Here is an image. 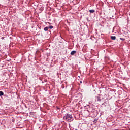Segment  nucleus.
I'll return each mask as SVG.
<instances>
[{
  "instance_id": "obj_1",
  "label": "nucleus",
  "mask_w": 130,
  "mask_h": 130,
  "mask_svg": "<svg viewBox=\"0 0 130 130\" xmlns=\"http://www.w3.org/2000/svg\"><path fill=\"white\" fill-rule=\"evenodd\" d=\"M63 119L64 120H66V121L71 122V121H73V120H74V118L72 117V115L69 113H66L63 117Z\"/></svg>"
},
{
  "instance_id": "obj_2",
  "label": "nucleus",
  "mask_w": 130,
  "mask_h": 130,
  "mask_svg": "<svg viewBox=\"0 0 130 130\" xmlns=\"http://www.w3.org/2000/svg\"><path fill=\"white\" fill-rule=\"evenodd\" d=\"M95 100H96V101H98L99 102H101V98H100V95H99L95 96Z\"/></svg>"
},
{
  "instance_id": "obj_3",
  "label": "nucleus",
  "mask_w": 130,
  "mask_h": 130,
  "mask_svg": "<svg viewBox=\"0 0 130 130\" xmlns=\"http://www.w3.org/2000/svg\"><path fill=\"white\" fill-rule=\"evenodd\" d=\"M89 110L91 112H92V113H94L95 112V111H96V110H95V108H90Z\"/></svg>"
},
{
  "instance_id": "obj_4",
  "label": "nucleus",
  "mask_w": 130,
  "mask_h": 130,
  "mask_svg": "<svg viewBox=\"0 0 130 130\" xmlns=\"http://www.w3.org/2000/svg\"><path fill=\"white\" fill-rule=\"evenodd\" d=\"M75 53H77V51L74 50V51H72L71 52V55H74Z\"/></svg>"
},
{
  "instance_id": "obj_5",
  "label": "nucleus",
  "mask_w": 130,
  "mask_h": 130,
  "mask_svg": "<svg viewBox=\"0 0 130 130\" xmlns=\"http://www.w3.org/2000/svg\"><path fill=\"white\" fill-rule=\"evenodd\" d=\"M89 13L90 14H93V13H95V10L94 9H91L89 10Z\"/></svg>"
},
{
  "instance_id": "obj_6",
  "label": "nucleus",
  "mask_w": 130,
  "mask_h": 130,
  "mask_svg": "<svg viewBox=\"0 0 130 130\" xmlns=\"http://www.w3.org/2000/svg\"><path fill=\"white\" fill-rule=\"evenodd\" d=\"M111 39H112V40H115V39H116V37H115V36H111Z\"/></svg>"
},
{
  "instance_id": "obj_7",
  "label": "nucleus",
  "mask_w": 130,
  "mask_h": 130,
  "mask_svg": "<svg viewBox=\"0 0 130 130\" xmlns=\"http://www.w3.org/2000/svg\"><path fill=\"white\" fill-rule=\"evenodd\" d=\"M48 29H49V27L48 26H47L44 28V31H48Z\"/></svg>"
},
{
  "instance_id": "obj_8",
  "label": "nucleus",
  "mask_w": 130,
  "mask_h": 130,
  "mask_svg": "<svg viewBox=\"0 0 130 130\" xmlns=\"http://www.w3.org/2000/svg\"><path fill=\"white\" fill-rule=\"evenodd\" d=\"M2 96H4V92L0 91V97H2Z\"/></svg>"
},
{
  "instance_id": "obj_9",
  "label": "nucleus",
  "mask_w": 130,
  "mask_h": 130,
  "mask_svg": "<svg viewBox=\"0 0 130 130\" xmlns=\"http://www.w3.org/2000/svg\"><path fill=\"white\" fill-rule=\"evenodd\" d=\"M97 121H98V118L94 119L93 122H94V123H97Z\"/></svg>"
},
{
  "instance_id": "obj_10",
  "label": "nucleus",
  "mask_w": 130,
  "mask_h": 130,
  "mask_svg": "<svg viewBox=\"0 0 130 130\" xmlns=\"http://www.w3.org/2000/svg\"><path fill=\"white\" fill-rule=\"evenodd\" d=\"M48 27L49 29H53V26L52 25H50Z\"/></svg>"
},
{
  "instance_id": "obj_11",
  "label": "nucleus",
  "mask_w": 130,
  "mask_h": 130,
  "mask_svg": "<svg viewBox=\"0 0 130 130\" xmlns=\"http://www.w3.org/2000/svg\"><path fill=\"white\" fill-rule=\"evenodd\" d=\"M120 40H122V41H124V40H125V39L123 38H120Z\"/></svg>"
},
{
  "instance_id": "obj_12",
  "label": "nucleus",
  "mask_w": 130,
  "mask_h": 130,
  "mask_svg": "<svg viewBox=\"0 0 130 130\" xmlns=\"http://www.w3.org/2000/svg\"><path fill=\"white\" fill-rule=\"evenodd\" d=\"M57 110H59V111L60 110V108H59L58 106L56 107Z\"/></svg>"
},
{
  "instance_id": "obj_13",
  "label": "nucleus",
  "mask_w": 130,
  "mask_h": 130,
  "mask_svg": "<svg viewBox=\"0 0 130 130\" xmlns=\"http://www.w3.org/2000/svg\"><path fill=\"white\" fill-rule=\"evenodd\" d=\"M61 87L62 89H64V84H62Z\"/></svg>"
},
{
  "instance_id": "obj_14",
  "label": "nucleus",
  "mask_w": 130,
  "mask_h": 130,
  "mask_svg": "<svg viewBox=\"0 0 130 130\" xmlns=\"http://www.w3.org/2000/svg\"><path fill=\"white\" fill-rule=\"evenodd\" d=\"M40 11H43V8H40Z\"/></svg>"
},
{
  "instance_id": "obj_15",
  "label": "nucleus",
  "mask_w": 130,
  "mask_h": 130,
  "mask_svg": "<svg viewBox=\"0 0 130 130\" xmlns=\"http://www.w3.org/2000/svg\"><path fill=\"white\" fill-rule=\"evenodd\" d=\"M1 39H5V37H2V38H1Z\"/></svg>"
},
{
  "instance_id": "obj_16",
  "label": "nucleus",
  "mask_w": 130,
  "mask_h": 130,
  "mask_svg": "<svg viewBox=\"0 0 130 130\" xmlns=\"http://www.w3.org/2000/svg\"><path fill=\"white\" fill-rule=\"evenodd\" d=\"M32 112H30L29 113V114L31 115V114H32Z\"/></svg>"
},
{
  "instance_id": "obj_17",
  "label": "nucleus",
  "mask_w": 130,
  "mask_h": 130,
  "mask_svg": "<svg viewBox=\"0 0 130 130\" xmlns=\"http://www.w3.org/2000/svg\"><path fill=\"white\" fill-rule=\"evenodd\" d=\"M49 32H50V33H51V31H49Z\"/></svg>"
},
{
  "instance_id": "obj_18",
  "label": "nucleus",
  "mask_w": 130,
  "mask_h": 130,
  "mask_svg": "<svg viewBox=\"0 0 130 130\" xmlns=\"http://www.w3.org/2000/svg\"><path fill=\"white\" fill-rule=\"evenodd\" d=\"M129 16H130V13H129Z\"/></svg>"
},
{
  "instance_id": "obj_19",
  "label": "nucleus",
  "mask_w": 130,
  "mask_h": 130,
  "mask_svg": "<svg viewBox=\"0 0 130 130\" xmlns=\"http://www.w3.org/2000/svg\"><path fill=\"white\" fill-rule=\"evenodd\" d=\"M80 83H82V81H80Z\"/></svg>"
}]
</instances>
